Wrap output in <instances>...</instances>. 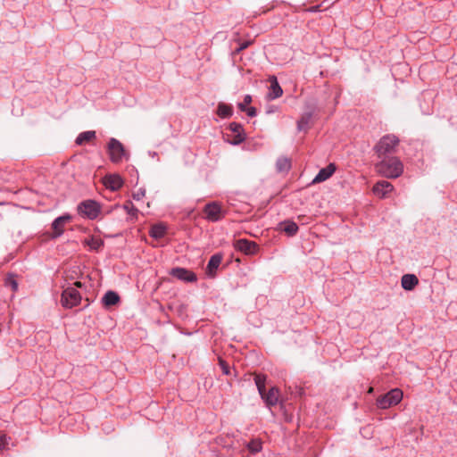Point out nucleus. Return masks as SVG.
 <instances>
[{"label":"nucleus","instance_id":"6ab92c4d","mask_svg":"<svg viewBox=\"0 0 457 457\" xmlns=\"http://www.w3.org/2000/svg\"><path fill=\"white\" fill-rule=\"evenodd\" d=\"M418 283L419 279L414 274H405L401 279L403 288L408 291L412 290Z\"/></svg>","mask_w":457,"mask_h":457},{"label":"nucleus","instance_id":"4c0bfd02","mask_svg":"<svg viewBox=\"0 0 457 457\" xmlns=\"http://www.w3.org/2000/svg\"><path fill=\"white\" fill-rule=\"evenodd\" d=\"M276 111V108L273 107V106H270L269 107L267 110H266V113L270 114V113H273L274 112Z\"/></svg>","mask_w":457,"mask_h":457},{"label":"nucleus","instance_id":"a211bd4d","mask_svg":"<svg viewBox=\"0 0 457 457\" xmlns=\"http://www.w3.org/2000/svg\"><path fill=\"white\" fill-rule=\"evenodd\" d=\"M336 171V166L334 163H329L325 168H322L320 170L318 174L315 176V178L312 180V183H320L328 179H329L333 173Z\"/></svg>","mask_w":457,"mask_h":457},{"label":"nucleus","instance_id":"4468645a","mask_svg":"<svg viewBox=\"0 0 457 457\" xmlns=\"http://www.w3.org/2000/svg\"><path fill=\"white\" fill-rule=\"evenodd\" d=\"M269 82L270 83L269 93L267 95V98L270 100H274L280 97L283 94V90L280 85L278 82V79L275 76H270L269 78Z\"/></svg>","mask_w":457,"mask_h":457},{"label":"nucleus","instance_id":"2f4dec72","mask_svg":"<svg viewBox=\"0 0 457 457\" xmlns=\"http://www.w3.org/2000/svg\"><path fill=\"white\" fill-rule=\"evenodd\" d=\"M252 103V96L250 95H245L244 97V101L238 104V108L241 112L246 110L247 105Z\"/></svg>","mask_w":457,"mask_h":457},{"label":"nucleus","instance_id":"5701e85b","mask_svg":"<svg viewBox=\"0 0 457 457\" xmlns=\"http://www.w3.org/2000/svg\"><path fill=\"white\" fill-rule=\"evenodd\" d=\"M281 225V229L289 237L295 236L298 231L297 224L292 220H286Z\"/></svg>","mask_w":457,"mask_h":457},{"label":"nucleus","instance_id":"9d476101","mask_svg":"<svg viewBox=\"0 0 457 457\" xmlns=\"http://www.w3.org/2000/svg\"><path fill=\"white\" fill-rule=\"evenodd\" d=\"M234 247L245 254H254L258 251V245L245 238L236 240L234 242Z\"/></svg>","mask_w":457,"mask_h":457},{"label":"nucleus","instance_id":"c756f323","mask_svg":"<svg viewBox=\"0 0 457 457\" xmlns=\"http://www.w3.org/2000/svg\"><path fill=\"white\" fill-rule=\"evenodd\" d=\"M4 286L7 287H11L12 291H16L18 289V283L16 281L15 275H8L7 278H5Z\"/></svg>","mask_w":457,"mask_h":457},{"label":"nucleus","instance_id":"20e7f679","mask_svg":"<svg viewBox=\"0 0 457 457\" xmlns=\"http://www.w3.org/2000/svg\"><path fill=\"white\" fill-rule=\"evenodd\" d=\"M107 150L110 156V160L113 163L120 162L123 158H125L126 160L129 159V154H127L123 145L114 137H112L109 140Z\"/></svg>","mask_w":457,"mask_h":457},{"label":"nucleus","instance_id":"f03ea898","mask_svg":"<svg viewBox=\"0 0 457 457\" xmlns=\"http://www.w3.org/2000/svg\"><path fill=\"white\" fill-rule=\"evenodd\" d=\"M399 144V139L395 135H386L382 137L374 147V150L379 158L389 156L395 153L396 146Z\"/></svg>","mask_w":457,"mask_h":457},{"label":"nucleus","instance_id":"412c9836","mask_svg":"<svg viewBox=\"0 0 457 457\" xmlns=\"http://www.w3.org/2000/svg\"><path fill=\"white\" fill-rule=\"evenodd\" d=\"M216 113L221 119L229 118L233 115L232 106L224 103H219Z\"/></svg>","mask_w":457,"mask_h":457},{"label":"nucleus","instance_id":"f257e3e1","mask_svg":"<svg viewBox=\"0 0 457 457\" xmlns=\"http://www.w3.org/2000/svg\"><path fill=\"white\" fill-rule=\"evenodd\" d=\"M376 171L388 179H396L403 171V165L399 158L395 156H384L375 165Z\"/></svg>","mask_w":457,"mask_h":457},{"label":"nucleus","instance_id":"4be33fe9","mask_svg":"<svg viewBox=\"0 0 457 457\" xmlns=\"http://www.w3.org/2000/svg\"><path fill=\"white\" fill-rule=\"evenodd\" d=\"M120 301L118 294L114 291H108L104 294L102 302L106 306L115 305Z\"/></svg>","mask_w":457,"mask_h":457},{"label":"nucleus","instance_id":"cd10ccee","mask_svg":"<svg viewBox=\"0 0 457 457\" xmlns=\"http://www.w3.org/2000/svg\"><path fill=\"white\" fill-rule=\"evenodd\" d=\"M277 170L278 171H287L290 169V161L286 157H280L276 162Z\"/></svg>","mask_w":457,"mask_h":457},{"label":"nucleus","instance_id":"0eeeda50","mask_svg":"<svg viewBox=\"0 0 457 457\" xmlns=\"http://www.w3.org/2000/svg\"><path fill=\"white\" fill-rule=\"evenodd\" d=\"M81 296L79 292L72 287L65 289L61 297V303L64 308L71 309L80 303Z\"/></svg>","mask_w":457,"mask_h":457},{"label":"nucleus","instance_id":"a878e982","mask_svg":"<svg viewBox=\"0 0 457 457\" xmlns=\"http://www.w3.org/2000/svg\"><path fill=\"white\" fill-rule=\"evenodd\" d=\"M246 447L250 451V453L254 454V453H260L262 451V441L260 439L254 438V439H252L246 445Z\"/></svg>","mask_w":457,"mask_h":457},{"label":"nucleus","instance_id":"e433bc0d","mask_svg":"<svg viewBox=\"0 0 457 457\" xmlns=\"http://www.w3.org/2000/svg\"><path fill=\"white\" fill-rule=\"evenodd\" d=\"M320 10V5H314V6H312L308 9L309 12H316Z\"/></svg>","mask_w":457,"mask_h":457},{"label":"nucleus","instance_id":"ddd939ff","mask_svg":"<svg viewBox=\"0 0 457 457\" xmlns=\"http://www.w3.org/2000/svg\"><path fill=\"white\" fill-rule=\"evenodd\" d=\"M106 188L112 191H117L123 186V179L119 174H107L103 179Z\"/></svg>","mask_w":457,"mask_h":457},{"label":"nucleus","instance_id":"39448f33","mask_svg":"<svg viewBox=\"0 0 457 457\" xmlns=\"http://www.w3.org/2000/svg\"><path fill=\"white\" fill-rule=\"evenodd\" d=\"M402 399L403 391L399 388H394L377 399V406L380 409H387L398 404Z\"/></svg>","mask_w":457,"mask_h":457},{"label":"nucleus","instance_id":"c85d7f7f","mask_svg":"<svg viewBox=\"0 0 457 457\" xmlns=\"http://www.w3.org/2000/svg\"><path fill=\"white\" fill-rule=\"evenodd\" d=\"M254 382L257 386L259 394H262V391H265V382H266V376L258 374L254 377Z\"/></svg>","mask_w":457,"mask_h":457},{"label":"nucleus","instance_id":"c9c22d12","mask_svg":"<svg viewBox=\"0 0 457 457\" xmlns=\"http://www.w3.org/2000/svg\"><path fill=\"white\" fill-rule=\"evenodd\" d=\"M250 42H244L240 44L238 48L236 50L237 53L241 52L242 50L245 49L249 46Z\"/></svg>","mask_w":457,"mask_h":457},{"label":"nucleus","instance_id":"6e6552de","mask_svg":"<svg viewBox=\"0 0 457 457\" xmlns=\"http://www.w3.org/2000/svg\"><path fill=\"white\" fill-rule=\"evenodd\" d=\"M316 111V104L314 102L306 103L305 111L297 121L298 131H307L310 128V122Z\"/></svg>","mask_w":457,"mask_h":457},{"label":"nucleus","instance_id":"9b49d317","mask_svg":"<svg viewBox=\"0 0 457 457\" xmlns=\"http://www.w3.org/2000/svg\"><path fill=\"white\" fill-rule=\"evenodd\" d=\"M260 395L266 406L271 408L278 403L279 389L276 386H272L268 392H266V390L262 391V394H260Z\"/></svg>","mask_w":457,"mask_h":457},{"label":"nucleus","instance_id":"7ed1b4c3","mask_svg":"<svg viewBox=\"0 0 457 457\" xmlns=\"http://www.w3.org/2000/svg\"><path fill=\"white\" fill-rule=\"evenodd\" d=\"M78 213L85 219L96 220L101 213V205L95 200H85L77 206Z\"/></svg>","mask_w":457,"mask_h":457},{"label":"nucleus","instance_id":"473e14b6","mask_svg":"<svg viewBox=\"0 0 457 457\" xmlns=\"http://www.w3.org/2000/svg\"><path fill=\"white\" fill-rule=\"evenodd\" d=\"M219 364L220 366V369L225 375L230 374V367L229 365L222 359L220 358Z\"/></svg>","mask_w":457,"mask_h":457},{"label":"nucleus","instance_id":"7c9ffc66","mask_svg":"<svg viewBox=\"0 0 457 457\" xmlns=\"http://www.w3.org/2000/svg\"><path fill=\"white\" fill-rule=\"evenodd\" d=\"M10 440H11V437L7 436L6 435L0 436V453H3L4 451H6L9 449Z\"/></svg>","mask_w":457,"mask_h":457},{"label":"nucleus","instance_id":"f704fd0d","mask_svg":"<svg viewBox=\"0 0 457 457\" xmlns=\"http://www.w3.org/2000/svg\"><path fill=\"white\" fill-rule=\"evenodd\" d=\"M244 112H245L249 117H254L257 114L256 108L253 106L247 107Z\"/></svg>","mask_w":457,"mask_h":457},{"label":"nucleus","instance_id":"dca6fc26","mask_svg":"<svg viewBox=\"0 0 457 457\" xmlns=\"http://www.w3.org/2000/svg\"><path fill=\"white\" fill-rule=\"evenodd\" d=\"M228 129L234 133V138L230 141L232 145H239L245 140L244 129L240 123L231 122Z\"/></svg>","mask_w":457,"mask_h":457},{"label":"nucleus","instance_id":"f8f14e48","mask_svg":"<svg viewBox=\"0 0 457 457\" xmlns=\"http://www.w3.org/2000/svg\"><path fill=\"white\" fill-rule=\"evenodd\" d=\"M204 213L206 219L212 222L218 221L222 218L221 207L217 203L207 204L204 207Z\"/></svg>","mask_w":457,"mask_h":457},{"label":"nucleus","instance_id":"f3484780","mask_svg":"<svg viewBox=\"0 0 457 457\" xmlns=\"http://www.w3.org/2000/svg\"><path fill=\"white\" fill-rule=\"evenodd\" d=\"M222 261V254L215 253L211 256L207 267L206 274L208 277L213 278L216 273V270L219 268Z\"/></svg>","mask_w":457,"mask_h":457},{"label":"nucleus","instance_id":"72a5a7b5","mask_svg":"<svg viewBox=\"0 0 457 457\" xmlns=\"http://www.w3.org/2000/svg\"><path fill=\"white\" fill-rule=\"evenodd\" d=\"M145 195V190L143 188H139L137 192L133 194V198L137 201L141 200Z\"/></svg>","mask_w":457,"mask_h":457},{"label":"nucleus","instance_id":"2eb2a0df","mask_svg":"<svg viewBox=\"0 0 457 457\" xmlns=\"http://www.w3.org/2000/svg\"><path fill=\"white\" fill-rule=\"evenodd\" d=\"M394 189L393 185L386 181L381 180L377 182L373 187V193L378 197L384 198Z\"/></svg>","mask_w":457,"mask_h":457},{"label":"nucleus","instance_id":"393cba45","mask_svg":"<svg viewBox=\"0 0 457 457\" xmlns=\"http://www.w3.org/2000/svg\"><path fill=\"white\" fill-rule=\"evenodd\" d=\"M96 137V131L94 130H87L81 132L76 138V144L77 145H83L85 142L90 141L93 138Z\"/></svg>","mask_w":457,"mask_h":457},{"label":"nucleus","instance_id":"bb28decb","mask_svg":"<svg viewBox=\"0 0 457 457\" xmlns=\"http://www.w3.org/2000/svg\"><path fill=\"white\" fill-rule=\"evenodd\" d=\"M123 209L130 216V220L137 219L138 210L134 206V204L131 202L125 203L123 205Z\"/></svg>","mask_w":457,"mask_h":457},{"label":"nucleus","instance_id":"423d86ee","mask_svg":"<svg viewBox=\"0 0 457 457\" xmlns=\"http://www.w3.org/2000/svg\"><path fill=\"white\" fill-rule=\"evenodd\" d=\"M72 220V216L69 213H64L54 219L51 224L53 232L50 234L52 239L60 237L65 229V226Z\"/></svg>","mask_w":457,"mask_h":457},{"label":"nucleus","instance_id":"ea45409f","mask_svg":"<svg viewBox=\"0 0 457 457\" xmlns=\"http://www.w3.org/2000/svg\"><path fill=\"white\" fill-rule=\"evenodd\" d=\"M77 287H81V283L80 282H76L75 283Z\"/></svg>","mask_w":457,"mask_h":457},{"label":"nucleus","instance_id":"aec40b11","mask_svg":"<svg viewBox=\"0 0 457 457\" xmlns=\"http://www.w3.org/2000/svg\"><path fill=\"white\" fill-rule=\"evenodd\" d=\"M166 234V227L162 223L154 224L151 227L149 235L153 238L161 239Z\"/></svg>","mask_w":457,"mask_h":457},{"label":"nucleus","instance_id":"58836bf2","mask_svg":"<svg viewBox=\"0 0 457 457\" xmlns=\"http://www.w3.org/2000/svg\"><path fill=\"white\" fill-rule=\"evenodd\" d=\"M148 154L152 157V158H155L158 156V154L154 151H149L148 152Z\"/></svg>","mask_w":457,"mask_h":457},{"label":"nucleus","instance_id":"b1692460","mask_svg":"<svg viewBox=\"0 0 457 457\" xmlns=\"http://www.w3.org/2000/svg\"><path fill=\"white\" fill-rule=\"evenodd\" d=\"M85 244L90 247L91 250L98 251L104 245V241L100 237H90L85 239Z\"/></svg>","mask_w":457,"mask_h":457},{"label":"nucleus","instance_id":"1a4fd4ad","mask_svg":"<svg viewBox=\"0 0 457 457\" xmlns=\"http://www.w3.org/2000/svg\"><path fill=\"white\" fill-rule=\"evenodd\" d=\"M170 275L184 282H195L197 277L195 272L181 267H175L170 270Z\"/></svg>","mask_w":457,"mask_h":457}]
</instances>
